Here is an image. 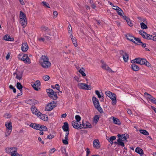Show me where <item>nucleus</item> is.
<instances>
[{
    "instance_id": "f257e3e1",
    "label": "nucleus",
    "mask_w": 156,
    "mask_h": 156,
    "mask_svg": "<svg viewBox=\"0 0 156 156\" xmlns=\"http://www.w3.org/2000/svg\"><path fill=\"white\" fill-rule=\"evenodd\" d=\"M39 63L41 66L44 68H48L51 66V63L47 57L43 55L40 59Z\"/></svg>"
},
{
    "instance_id": "f03ea898",
    "label": "nucleus",
    "mask_w": 156,
    "mask_h": 156,
    "mask_svg": "<svg viewBox=\"0 0 156 156\" xmlns=\"http://www.w3.org/2000/svg\"><path fill=\"white\" fill-rule=\"evenodd\" d=\"M132 63H136L141 65H145L148 67L151 66V64L146 59L142 58H136L131 61Z\"/></svg>"
},
{
    "instance_id": "7ed1b4c3",
    "label": "nucleus",
    "mask_w": 156,
    "mask_h": 156,
    "mask_svg": "<svg viewBox=\"0 0 156 156\" xmlns=\"http://www.w3.org/2000/svg\"><path fill=\"white\" fill-rule=\"evenodd\" d=\"M118 136L119 137V139L117 140V142H115V143H118L119 145L121 146L124 147V142L126 141V139L128 138V136L127 134H123V135H118Z\"/></svg>"
},
{
    "instance_id": "20e7f679",
    "label": "nucleus",
    "mask_w": 156,
    "mask_h": 156,
    "mask_svg": "<svg viewBox=\"0 0 156 156\" xmlns=\"http://www.w3.org/2000/svg\"><path fill=\"white\" fill-rule=\"evenodd\" d=\"M20 23L24 28L27 24L26 16L25 14L22 11H20Z\"/></svg>"
},
{
    "instance_id": "39448f33",
    "label": "nucleus",
    "mask_w": 156,
    "mask_h": 156,
    "mask_svg": "<svg viewBox=\"0 0 156 156\" xmlns=\"http://www.w3.org/2000/svg\"><path fill=\"white\" fill-rule=\"evenodd\" d=\"M106 95L109 97L112 100V104L113 105H115L117 103L116 97V94L109 91L105 92Z\"/></svg>"
},
{
    "instance_id": "423d86ee",
    "label": "nucleus",
    "mask_w": 156,
    "mask_h": 156,
    "mask_svg": "<svg viewBox=\"0 0 156 156\" xmlns=\"http://www.w3.org/2000/svg\"><path fill=\"white\" fill-rule=\"evenodd\" d=\"M30 126L32 128L40 131H45L47 130V128L45 126H42L37 124L31 123Z\"/></svg>"
},
{
    "instance_id": "0eeeda50",
    "label": "nucleus",
    "mask_w": 156,
    "mask_h": 156,
    "mask_svg": "<svg viewBox=\"0 0 156 156\" xmlns=\"http://www.w3.org/2000/svg\"><path fill=\"white\" fill-rule=\"evenodd\" d=\"M92 100L95 107L100 113H102L103 112V110L100 105L99 103L98 99L96 97L94 96L92 97Z\"/></svg>"
},
{
    "instance_id": "6e6552de",
    "label": "nucleus",
    "mask_w": 156,
    "mask_h": 156,
    "mask_svg": "<svg viewBox=\"0 0 156 156\" xmlns=\"http://www.w3.org/2000/svg\"><path fill=\"white\" fill-rule=\"evenodd\" d=\"M5 124L6 128L5 136L7 137L10 134L12 130V123L10 121L6 122Z\"/></svg>"
},
{
    "instance_id": "1a4fd4ad",
    "label": "nucleus",
    "mask_w": 156,
    "mask_h": 156,
    "mask_svg": "<svg viewBox=\"0 0 156 156\" xmlns=\"http://www.w3.org/2000/svg\"><path fill=\"white\" fill-rule=\"evenodd\" d=\"M21 55V54L19 55L18 58L19 60L23 61L25 63L30 64L31 63L30 60L27 54H24L22 58L20 57Z\"/></svg>"
},
{
    "instance_id": "9d476101",
    "label": "nucleus",
    "mask_w": 156,
    "mask_h": 156,
    "mask_svg": "<svg viewBox=\"0 0 156 156\" xmlns=\"http://www.w3.org/2000/svg\"><path fill=\"white\" fill-rule=\"evenodd\" d=\"M77 87L79 89L84 90H90L92 88L91 85L83 83H79L77 85Z\"/></svg>"
},
{
    "instance_id": "9b49d317",
    "label": "nucleus",
    "mask_w": 156,
    "mask_h": 156,
    "mask_svg": "<svg viewBox=\"0 0 156 156\" xmlns=\"http://www.w3.org/2000/svg\"><path fill=\"white\" fill-rule=\"evenodd\" d=\"M31 85L34 90L37 91H38L40 89L41 83L38 80L36 81L34 83H32Z\"/></svg>"
},
{
    "instance_id": "f8f14e48",
    "label": "nucleus",
    "mask_w": 156,
    "mask_h": 156,
    "mask_svg": "<svg viewBox=\"0 0 156 156\" xmlns=\"http://www.w3.org/2000/svg\"><path fill=\"white\" fill-rule=\"evenodd\" d=\"M47 92L49 97L52 98L53 96L55 99H56L57 98V95L56 93L52 89H47Z\"/></svg>"
},
{
    "instance_id": "ddd939ff",
    "label": "nucleus",
    "mask_w": 156,
    "mask_h": 156,
    "mask_svg": "<svg viewBox=\"0 0 156 156\" xmlns=\"http://www.w3.org/2000/svg\"><path fill=\"white\" fill-rule=\"evenodd\" d=\"M55 103L54 101H52L46 105L45 110L47 111L51 110L55 106Z\"/></svg>"
},
{
    "instance_id": "4468645a",
    "label": "nucleus",
    "mask_w": 156,
    "mask_h": 156,
    "mask_svg": "<svg viewBox=\"0 0 156 156\" xmlns=\"http://www.w3.org/2000/svg\"><path fill=\"white\" fill-rule=\"evenodd\" d=\"M72 124L73 128L77 129H81V126L82 124L80 123V122H78L75 120L73 121L72 122Z\"/></svg>"
},
{
    "instance_id": "2eb2a0df",
    "label": "nucleus",
    "mask_w": 156,
    "mask_h": 156,
    "mask_svg": "<svg viewBox=\"0 0 156 156\" xmlns=\"http://www.w3.org/2000/svg\"><path fill=\"white\" fill-rule=\"evenodd\" d=\"M29 48V46L27 43L24 41L22 44L21 49L22 51L24 52H27Z\"/></svg>"
},
{
    "instance_id": "dca6fc26",
    "label": "nucleus",
    "mask_w": 156,
    "mask_h": 156,
    "mask_svg": "<svg viewBox=\"0 0 156 156\" xmlns=\"http://www.w3.org/2000/svg\"><path fill=\"white\" fill-rule=\"evenodd\" d=\"M120 53L122 56L124 61L125 62H127L129 59V55L128 54L122 51H120Z\"/></svg>"
},
{
    "instance_id": "f3484780",
    "label": "nucleus",
    "mask_w": 156,
    "mask_h": 156,
    "mask_svg": "<svg viewBox=\"0 0 156 156\" xmlns=\"http://www.w3.org/2000/svg\"><path fill=\"white\" fill-rule=\"evenodd\" d=\"M101 67L104 69L106 70L109 72H114L103 61H101Z\"/></svg>"
},
{
    "instance_id": "a211bd4d",
    "label": "nucleus",
    "mask_w": 156,
    "mask_h": 156,
    "mask_svg": "<svg viewBox=\"0 0 156 156\" xmlns=\"http://www.w3.org/2000/svg\"><path fill=\"white\" fill-rule=\"evenodd\" d=\"M81 127V129L82 128H92V126L90 123L88 122H86L85 123H84L83 122L82 124Z\"/></svg>"
},
{
    "instance_id": "6ab92c4d",
    "label": "nucleus",
    "mask_w": 156,
    "mask_h": 156,
    "mask_svg": "<svg viewBox=\"0 0 156 156\" xmlns=\"http://www.w3.org/2000/svg\"><path fill=\"white\" fill-rule=\"evenodd\" d=\"M37 116L44 121H47L48 120V117L47 115L42 114L41 112L40 114H39V115H38Z\"/></svg>"
},
{
    "instance_id": "aec40b11",
    "label": "nucleus",
    "mask_w": 156,
    "mask_h": 156,
    "mask_svg": "<svg viewBox=\"0 0 156 156\" xmlns=\"http://www.w3.org/2000/svg\"><path fill=\"white\" fill-rule=\"evenodd\" d=\"M93 147L94 148L97 149L99 148L100 147V143L98 140H94L93 143Z\"/></svg>"
},
{
    "instance_id": "412c9836",
    "label": "nucleus",
    "mask_w": 156,
    "mask_h": 156,
    "mask_svg": "<svg viewBox=\"0 0 156 156\" xmlns=\"http://www.w3.org/2000/svg\"><path fill=\"white\" fill-rule=\"evenodd\" d=\"M31 111L33 114L37 116L38 115L40 114V112L38 111L36 108V107L34 106L32 107L31 108Z\"/></svg>"
},
{
    "instance_id": "4be33fe9",
    "label": "nucleus",
    "mask_w": 156,
    "mask_h": 156,
    "mask_svg": "<svg viewBox=\"0 0 156 156\" xmlns=\"http://www.w3.org/2000/svg\"><path fill=\"white\" fill-rule=\"evenodd\" d=\"M111 118H112L113 122L114 124L118 126L121 125V122L119 119L113 116H112Z\"/></svg>"
},
{
    "instance_id": "5701e85b",
    "label": "nucleus",
    "mask_w": 156,
    "mask_h": 156,
    "mask_svg": "<svg viewBox=\"0 0 156 156\" xmlns=\"http://www.w3.org/2000/svg\"><path fill=\"white\" fill-rule=\"evenodd\" d=\"M4 40L7 41H14V38L11 37L10 35L6 34L3 37Z\"/></svg>"
},
{
    "instance_id": "b1692460",
    "label": "nucleus",
    "mask_w": 156,
    "mask_h": 156,
    "mask_svg": "<svg viewBox=\"0 0 156 156\" xmlns=\"http://www.w3.org/2000/svg\"><path fill=\"white\" fill-rule=\"evenodd\" d=\"M15 150H16V149L15 147H12L6 148L5 151L6 153L8 154H11V155Z\"/></svg>"
},
{
    "instance_id": "393cba45",
    "label": "nucleus",
    "mask_w": 156,
    "mask_h": 156,
    "mask_svg": "<svg viewBox=\"0 0 156 156\" xmlns=\"http://www.w3.org/2000/svg\"><path fill=\"white\" fill-rule=\"evenodd\" d=\"M139 34L141 35L144 38H146L147 39V38H148L149 35L150 34H147L146 32H144V31L141 30L139 31Z\"/></svg>"
},
{
    "instance_id": "a878e982",
    "label": "nucleus",
    "mask_w": 156,
    "mask_h": 156,
    "mask_svg": "<svg viewBox=\"0 0 156 156\" xmlns=\"http://www.w3.org/2000/svg\"><path fill=\"white\" fill-rule=\"evenodd\" d=\"M14 77L17 79L20 80L22 78L21 74L19 72H17L13 73Z\"/></svg>"
},
{
    "instance_id": "bb28decb",
    "label": "nucleus",
    "mask_w": 156,
    "mask_h": 156,
    "mask_svg": "<svg viewBox=\"0 0 156 156\" xmlns=\"http://www.w3.org/2000/svg\"><path fill=\"white\" fill-rule=\"evenodd\" d=\"M70 37L71 38L72 41L73 42V44L74 46L76 47L77 45V42L76 41V39L75 37H74L73 35H71L70 36Z\"/></svg>"
},
{
    "instance_id": "cd10ccee",
    "label": "nucleus",
    "mask_w": 156,
    "mask_h": 156,
    "mask_svg": "<svg viewBox=\"0 0 156 156\" xmlns=\"http://www.w3.org/2000/svg\"><path fill=\"white\" fill-rule=\"evenodd\" d=\"M126 37L127 40L133 42L135 40V37H133L132 35L130 34H127L126 35Z\"/></svg>"
},
{
    "instance_id": "c85d7f7f",
    "label": "nucleus",
    "mask_w": 156,
    "mask_h": 156,
    "mask_svg": "<svg viewBox=\"0 0 156 156\" xmlns=\"http://www.w3.org/2000/svg\"><path fill=\"white\" fill-rule=\"evenodd\" d=\"M62 128L64 131H67V130H69V125L68 123L67 122H64Z\"/></svg>"
},
{
    "instance_id": "c756f323",
    "label": "nucleus",
    "mask_w": 156,
    "mask_h": 156,
    "mask_svg": "<svg viewBox=\"0 0 156 156\" xmlns=\"http://www.w3.org/2000/svg\"><path fill=\"white\" fill-rule=\"evenodd\" d=\"M133 42L139 45L141 44H142V42L140 38L136 37H135V40L133 41Z\"/></svg>"
},
{
    "instance_id": "7c9ffc66",
    "label": "nucleus",
    "mask_w": 156,
    "mask_h": 156,
    "mask_svg": "<svg viewBox=\"0 0 156 156\" xmlns=\"http://www.w3.org/2000/svg\"><path fill=\"white\" fill-rule=\"evenodd\" d=\"M131 68L134 71H137L139 70V67L136 65L133 64L131 65Z\"/></svg>"
},
{
    "instance_id": "2f4dec72",
    "label": "nucleus",
    "mask_w": 156,
    "mask_h": 156,
    "mask_svg": "<svg viewBox=\"0 0 156 156\" xmlns=\"http://www.w3.org/2000/svg\"><path fill=\"white\" fill-rule=\"evenodd\" d=\"M50 40V37L45 36L44 37H40L38 38V40L40 41L44 42L45 40Z\"/></svg>"
},
{
    "instance_id": "473e14b6",
    "label": "nucleus",
    "mask_w": 156,
    "mask_h": 156,
    "mask_svg": "<svg viewBox=\"0 0 156 156\" xmlns=\"http://www.w3.org/2000/svg\"><path fill=\"white\" fill-rule=\"evenodd\" d=\"M144 94L145 97L149 101H150L151 100V99L153 97L152 96L146 92Z\"/></svg>"
},
{
    "instance_id": "72a5a7b5",
    "label": "nucleus",
    "mask_w": 156,
    "mask_h": 156,
    "mask_svg": "<svg viewBox=\"0 0 156 156\" xmlns=\"http://www.w3.org/2000/svg\"><path fill=\"white\" fill-rule=\"evenodd\" d=\"M136 152L139 154L140 155L141 154H142L143 152V151L142 149L140 148L139 147H136L135 150Z\"/></svg>"
},
{
    "instance_id": "f704fd0d",
    "label": "nucleus",
    "mask_w": 156,
    "mask_h": 156,
    "mask_svg": "<svg viewBox=\"0 0 156 156\" xmlns=\"http://www.w3.org/2000/svg\"><path fill=\"white\" fill-rule=\"evenodd\" d=\"M41 4L45 8H50L49 4L48 2H42L41 3Z\"/></svg>"
},
{
    "instance_id": "c9c22d12",
    "label": "nucleus",
    "mask_w": 156,
    "mask_h": 156,
    "mask_svg": "<svg viewBox=\"0 0 156 156\" xmlns=\"http://www.w3.org/2000/svg\"><path fill=\"white\" fill-rule=\"evenodd\" d=\"M140 132L142 134L145 135H148L149 134V133L147 131L144 129H140L139 130Z\"/></svg>"
},
{
    "instance_id": "e433bc0d",
    "label": "nucleus",
    "mask_w": 156,
    "mask_h": 156,
    "mask_svg": "<svg viewBox=\"0 0 156 156\" xmlns=\"http://www.w3.org/2000/svg\"><path fill=\"white\" fill-rule=\"evenodd\" d=\"M140 27L142 29H146L147 28V27L146 24L143 22H141L140 23Z\"/></svg>"
},
{
    "instance_id": "4c0bfd02",
    "label": "nucleus",
    "mask_w": 156,
    "mask_h": 156,
    "mask_svg": "<svg viewBox=\"0 0 156 156\" xmlns=\"http://www.w3.org/2000/svg\"><path fill=\"white\" fill-rule=\"evenodd\" d=\"M148 37V38H147V39L152 40L154 41H156V35L154 36H153L152 35H149Z\"/></svg>"
},
{
    "instance_id": "58836bf2",
    "label": "nucleus",
    "mask_w": 156,
    "mask_h": 156,
    "mask_svg": "<svg viewBox=\"0 0 156 156\" xmlns=\"http://www.w3.org/2000/svg\"><path fill=\"white\" fill-rule=\"evenodd\" d=\"M116 137L115 136H111L108 140V141L111 144H112L113 143V141L116 139Z\"/></svg>"
},
{
    "instance_id": "ea45409f",
    "label": "nucleus",
    "mask_w": 156,
    "mask_h": 156,
    "mask_svg": "<svg viewBox=\"0 0 156 156\" xmlns=\"http://www.w3.org/2000/svg\"><path fill=\"white\" fill-rule=\"evenodd\" d=\"M16 87L18 89H19L21 92V91L22 90L23 87L21 84L20 83H17L16 84Z\"/></svg>"
},
{
    "instance_id": "a19ab883",
    "label": "nucleus",
    "mask_w": 156,
    "mask_h": 156,
    "mask_svg": "<svg viewBox=\"0 0 156 156\" xmlns=\"http://www.w3.org/2000/svg\"><path fill=\"white\" fill-rule=\"evenodd\" d=\"M51 87L53 89H56L57 90L59 91L60 90V88L58 84H56L55 86L51 85Z\"/></svg>"
},
{
    "instance_id": "79ce46f5",
    "label": "nucleus",
    "mask_w": 156,
    "mask_h": 156,
    "mask_svg": "<svg viewBox=\"0 0 156 156\" xmlns=\"http://www.w3.org/2000/svg\"><path fill=\"white\" fill-rule=\"evenodd\" d=\"M99 119V117L98 115L95 116L94 118L93 122L95 124L97 123Z\"/></svg>"
},
{
    "instance_id": "37998d69",
    "label": "nucleus",
    "mask_w": 156,
    "mask_h": 156,
    "mask_svg": "<svg viewBox=\"0 0 156 156\" xmlns=\"http://www.w3.org/2000/svg\"><path fill=\"white\" fill-rule=\"evenodd\" d=\"M11 156H22V155L17 153L16 151V150L14 151V152H13Z\"/></svg>"
},
{
    "instance_id": "c03bdc74",
    "label": "nucleus",
    "mask_w": 156,
    "mask_h": 156,
    "mask_svg": "<svg viewBox=\"0 0 156 156\" xmlns=\"http://www.w3.org/2000/svg\"><path fill=\"white\" fill-rule=\"evenodd\" d=\"M126 21L128 25L130 27H132L133 26V24L131 20L129 19H127Z\"/></svg>"
},
{
    "instance_id": "a18cd8bd",
    "label": "nucleus",
    "mask_w": 156,
    "mask_h": 156,
    "mask_svg": "<svg viewBox=\"0 0 156 156\" xmlns=\"http://www.w3.org/2000/svg\"><path fill=\"white\" fill-rule=\"evenodd\" d=\"M68 138H67L66 137H65L64 139L62 140L63 143L65 145H67L68 144Z\"/></svg>"
},
{
    "instance_id": "49530a36",
    "label": "nucleus",
    "mask_w": 156,
    "mask_h": 156,
    "mask_svg": "<svg viewBox=\"0 0 156 156\" xmlns=\"http://www.w3.org/2000/svg\"><path fill=\"white\" fill-rule=\"evenodd\" d=\"M79 72L81 74L82 76L84 77L86 76V75L85 73L84 72V71L82 69H80L79 70Z\"/></svg>"
},
{
    "instance_id": "de8ad7c7",
    "label": "nucleus",
    "mask_w": 156,
    "mask_h": 156,
    "mask_svg": "<svg viewBox=\"0 0 156 156\" xmlns=\"http://www.w3.org/2000/svg\"><path fill=\"white\" fill-rule=\"evenodd\" d=\"M50 78V77L48 75H45L43 76V79L45 81L48 80Z\"/></svg>"
},
{
    "instance_id": "09e8293b",
    "label": "nucleus",
    "mask_w": 156,
    "mask_h": 156,
    "mask_svg": "<svg viewBox=\"0 0 156 156\" xmlns=\"http://www.w3.org/2000/svg\"><path fill=\"white\" fill-rule=\"evenodd\" d=\"M116 12L119 15L121 16H122L123 11L120 8Z\"/></svg>"
},
{
    "instance_id": "8fccbe9b",
    "label": "nucleus",
    "mask_w": 156,
    "mask_h": 156,
    "mask_svg": "<svg viewBox=\"0 0 156 156\" xmlns=\"http://www.w3.org/2000/svg\"><path fill=\"white\" fill-rule=\"evenodd\" d=\"M95 93L97 94L99 98H100L101 97V95L100 94V92L98 90L95 91Z\"/></svg>"
},
{
    "instance_id": "3c124183",
    "label": "nucleus",
    "mask_w": 156,
    "mask_h": 156,
    "mask_svg": "<svg viewBox=\"0 0 156 156\" xmlns=\"http://www.w3.org/2000/svg\"><path fill=\"white\" fill-rule=\"evenodd\" d=\"M75 119H76V121L80 122V121L81 120V117L79 115H76L75 117Z\"/></svg>"
},
{
    "instance_id": "603ef678",
    "label": "nucleus",
    "mask_w": 156,
    "mask_h": 156,
    "mask_svg": "<svg viewBox=\"0 0 156 156\" xmlns=\"http://www.w3.org/2000/svg\"><path fill=\"white\" fill-rule=\"evenodd\" d=\"M69 26H70L71 28L70 29L69 26H68V28H69L68 33L70 34V36L71 35H73L72 34V29L71 26L70 25H69Z\"/></svg>"
},
{
    "instance_id": "864d4df0",
    "label": "nucleus",
    "mask_w": 156,
    "mask_h": 156,
    "mask_svg": "<svg viewBox=\"0 0 156 156\" xmlns=\"http://www.w3.org/2000/svg\"><path fill=\"white\" fill-rule=\"evenodd\" d=\"M112 8L115 10L116 11H118L120 8L117 5H113L112 7Z\"/></svg>"
},
{
    "instance_id": "5fc2aeb1",
    "label": "nucleus",
    "mask_w": 156,
    "mask_h": 156,
    "mask_svg": "<svg viewBox=\"0 0 156 156\" xmlns=\"http://www.w3.org/2000/svg\"><path fill=\"white\" fill-rule=\"evenodd\" d=\"M152 103L156 105V99L153 98H152L151 100L150 101Z\"/></svg>"
},
{
    "instance_id": "6e6d98bb",
    "label": "nucleus",
    "mask_w": 156,
    "mask_h": 156,
    "mask_svg": "<svg viewBox=\"0 0 156 156\" xmlns=\"http://www.w3.org/2000/svg\"><path fill=\"white\" fill-rule=\"evenodd\" d=\"M4 117L6 118H9L11 116V115L10 114H6L4 115Z\"/></svg>"
},
{
    "instance_id": "4d7b16f0",
    "label": "nucleus",
    "mask_w": 156,
    "mask_h": 156,
    "mask_svg": "<svg viewBox=\"0 0 156 156\" xmlns=\"http://www.w3.org/2000/svg\"><path fill=\"white\" fill-rule=\"evenodd\" d=\"M138 19H139V21L141 23L142 22H145L146 20L145 19H144V18H138Z\"/></svg>"
},
{
    "instance_id": "13d9d810",
    "label": "nucleus",
    "mask_w": 156,
    "mask_h": 156,
    "mask_svg": "<svg viewBox=\"0 0 156 156\" xmlns=\"http://www.w3.org/2000/svg\"><path fill=\"white\" fill-rule=\"evenodd\" d=\"M53 14L54 17L55 18L57 16L58 14L56 11H54L53 12Z\"/></svg>"
},
{
    "instance_id": "bf43d9fd",
    "label": "nucleus",
    "mask_w": 156,
    "mask_h": 156,
    "mask_svg": "<svg viewBox=\"0 0 156 156\" xmlns=\"http://www.w3.org/2000/svg\"><path fill=\"white\" fill-rule=\"evenodd\" d=\"M46 154V152H44L40 153H39L38 154L39 155H41V156H47L45 154Z\"/></svg>"
},
{
    "instance_id": "052dcab7",
    "label": "nucleus",
    "mask_w": 156,
    "mask_h": 156,
    "mask_svg": "<svg viewBox=\"0 0 156 156\" xmlns=\"http://www.w3.org/2000/svg\"><path fill=\"white\" fill-rule=\"evenodd\" d=\"M55 151V149L54 148H53L51 149L49 151V153L51 154H52L54 153Z\"/></svg>"
},
{
    "instance_id": "680f3d73",
    "label": "nucleus",
    "mask_w": 156,
    "mask_h": 156,
    "mask_svg": "<svg viewBox=\"0 0 156 156\" xmlns=\"http://www.w3.org/2000/svg\"><path fill=\"white\" fill-rule=\"evenodd\" d=\"M41 29L42 30L45 31L47 30V28L44 26H42L41 27Z\"/></svg>"
},
{
    "instance_id": "e2e57ef3",
    "label": "nucleus",
    "mask_w": 156,
    "mask_h": 156,
    "mask_svg": "<svg viewBox=\"0 0 156 156\" xmlns=\"http://www.w3.org/2000/svg\"><path fill=\"white\" fill-rule=\"evenodd\" d=\"M54 137V136L52 135H50L48 136L47 138L49 139H51Z\"/></svg>"
},
{
    "instance_id": "0e129e2a",
    "label": "nucleus",
    "mask_w": 156,
    "mask_h": 156,
    "mask_svg": "<svg viewBox=\"0 0 156 156\" xmlns=\"http://www.w3.org/2000/svg\"><path fill=\"white\" fill-rule=\"evenodd\" d=\"M10 53H8L7 54V55L6 56V59L7 60H8L10 58Z\"/></svg>"
},
{
    "instance_id": "69168bd1",
    "label": "nucleus",
    "mask_w": 156,
    "mask_h": 156,
    "mask_svg": "<svg viewBox=\"0 0 156 156\" xmlns=\"http://www.w3.org/2000/svg\"><path fill=\"white\" fill-rule=\"evenodd\" d=\"M90 151L89 149L88 148H87V155H86V156H88V155L90 154Z\"/></svg>"
},
{
    "instance_id": "338daca9",
    "label": "nucleus",
    "mask_w": 156,
    "mask_h": 156,
    "mask_svg": "<svg viewBox=\"0 0 156 156\" xmlns=\"http://www.w3.org/2000/svg\"><path fill=\"white\" fill-rule=\"evenodd\" d=\"M19 1L20 2V3L22 5H25V3L24 2L23 0H19Z\"/></svg>"
},
{
    "instance_id": "774afa93",
    "label": "nucleus",
    "mask_w": 156,
    "mask_h": 156,
    "mask_svg": "<svg viewBox=\"0 0 156 156\" xmlns=\"http://www.w3.org/2000/svg\"><path fill=\"white\" fill-rule=\"evenodd\" d=\"M66 132V133L65 134V136L67 138H68V135L69 134V130H67V131H65Z\"/></svg>"
}]
</instances>
